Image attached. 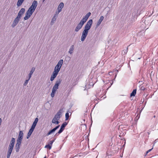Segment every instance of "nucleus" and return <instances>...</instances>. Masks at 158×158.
Masks as SVG:
<instances>
[{"label":"nucleus","instance_id":"37","mask_svg":"<svg viewBox=\"0 0 158 158\" xmlns=\"http://www.w3.org/2000/svg\"><path fill=\"white\" fill-rule=\"evenodd\" d=\"M53 118L55 119L56 120H59L60 119V118H59V117L56 116V115H55L54 117Z\"/></svg>","mask_w":158,"mask_h":158},{"label":"nucleus","instance_id":"14","mask_svg":"<svg viewBox=\"0 0 158 158\" xmlns=\"http://www.w3.org/2000/svg\"><path fill=\"white\" fill-rule=\"evenodd\" d=\"M25 11V9L24 8H22L19 12L17 16L21 18L22 15L24 13Z\"/></svg>","mask_w":158,"mask_h":158},{"label":"nucleus","instance_id":"45","mask_svg":"<svg viewBox=\"0 0 158 158\" xmlns=\"http://www.w3.org/2000/svg\"><path fill=\"white\" fill-rule=\"evenodd\" d=\"M156 140H157V139H156L155 140V141H154L155 143L156 142Z\"/></svg>","mask_w":158,"mask_h":158},{"label":"nucleus","instance_id":"32","mask_svg":"<svg viewBox=\"0 0 158 158\" xmlns=\"http://www.w3.org/2000/svg\"><path fill=\"white\" fill-rule=\"evenodd\" d=\"M65 120H67L69 119V114L68 113V111H67V112L65 114Z\"/></svg>","mask_w":158,"mask_h":158},{"label":"nucleus","instance_id":"3","mask_svg":"<svg viewBox=\"0 0 158 158\" xmlns=\"http://www.w3.org/2000/svg\"><path fill=\"white\" fill-rule=\"evenodd\" d=\"M15 142V138H12L8 148V150L6 155L7 158H10V157L14 147Z\"/></svg>","mask_w":158,"mask_h":158},{"label":"nucleus","instance_id":"20","mask_svg":"<svg viewBox=\"0 0 158 158\" xmlns=\"http://www.w3.org/2000/svg\"><path fill=\"white\" fill-rule=\"evenodd\" d=\"M60 68H61L56 65L55 68L53 72L58 74L60 70Z\"/></svg>","mask_w":158,"mask_h":158},{"label":"nucleus","instance_id":"40","mask_svg":"<svg viewBox=\"0 0 158 158\" xmlns=\"http://www.w3.org/2000/svg\"><path fill=\"white\" fill-rule=\"evenodd\" d=\"M115 71H116V74H115V77H116L117 75V73L118 72V70H115Z\"/></svg>","mask_w":158,"mask_h":158},{"label":"nucleus","instance_id":"4","mask_svg":"<svg viewBox=\"0 0 158 158\" xmlns=\"http://www.w3.org/2000/svg\"><path fill=\"white\" fill-rule=\"evenodd\" d=\"M91 15L90 12H88L81 19L80 22V25H81V27H80V29L82 27L85 23L87 21L89 17Z\"/></svg>","mask_w":158,"mask_h":158},{"label":"nucleus","instance_id":"42","mask_svg":"<svg viewBox=\"0 0 158 158\" xmlns=\"http://www.w3.org/2000/svg\"><path fill=\"white\" fill-rule=\"evenodd\" d=\"M141 89H142H142H143H143H144V87H141Z\"/></svg>","mask_w":158,"mask_h":158},{"label":"nucleus","instance_id":"39","mask_svg":"<svg viewBox=\"0 0 158 158\" xmlns=\"http://www.w3.org/2000/svg\"><path fill=\"white\" fill-rule=\"evenodd\" d=\"M32 75L29 74H28V79H29V80L31 78V76Z\"/></svg>","mask_w":158,"mask_h":158},{"label":"nucleus","instance_id":"24","mask_svg":"<svg viewBox=\"0 0 158 158\" xmlns=\"http://www.w3.org/2000/svg\"><path fill=\"white\" fill-rule=\"evenodd\" d=\"M74 49V45H72L70 47V48H69V53L70 54H72L73 52Z\"/></svg>","mask_w":158,"mask_h":158},{"label":"nucleus","instance_id":"15","mask_svg":"<svg viewBox=\"0 0 158 158\" xmlns=\"http://www.w3.org/2000/svg\"><path fill=\"white\" fill-rule=\"evenodd\" d=\"M21 143V142H19V141L17 142L15 148V150L16 152H19Z\"/></svg>","mask_w":158,"mask_h":158},{"label":"nucleus","instance_id":"25","mask_svg":"<svg viewBox=\"0 0 158 158\" xmlns=\"http://www.w3.org/2000/svg\"><path fill=\"white\" fill-rule=\"evenodd\" d=\"M24 1V0H18L17 3V6H21L22 5Z\"/></svg>","mask_w":158,"mask_h":158},{"label":"nucleus","instance_id":"16","mask_svg":"<svg viewBox=\"0 0 158 158\" xmlns=\"http://www.w3.org/2000/svg\"><path fill=\"white\" fill-rule=\"evenodd\" d=\"M104 18V17L103 16H101L100 17V19L98 21L96 25V27H98L99 26L102 22Z\"/></svg>","mask_w":158,"mask_h":158},{"label":"nucleus","instance_id":"30","mask_svg":"<svg viewBox=\"0 0 158 158\" xmlns=\"http://www.w3.org/2000/svg\"><path fill=\"white\" fill-rule=\"evenodd\" d=\"M56 92V91H55L54 90H52V92L51 94V96L53 98L54 97V96H55V93Z\"/></svg>","mask_w":158,"mask_h":158},{"label":"nucleus","instance_id":"6","mask_svg":"<svg viewBox=\"0 0 158 158\" xmlns=\"http://www.w3.org/2000/svg\"><path fill=\"white\" fill-rule=\"evenodd\" d=\"M67 123L66 122H64L62 124L60 128V130L58 132L56 133L55 135V136H57L59 135V134L61 133L64 129V128L65 127V126L67 125Z\"/></svg>","mask_w":158,"mask_h":158},{"label":"nucleus","instance_id":"13","mask_svg":"<svg viewBox=\"0 0 158 158\" xmlns=\"http://www.w3.org/2000/svg\"><path fill=\"white\" fill-rule=\"evenodd\" d=\"M38 121V118H36L35 119V120L34 121V122L31 126V129L33 130H34Z\"/></svg>","mask_w":158,"mask_h":158},{"label":"nucleus","instance_id":"17","mask_svg":"<svg viewBox=\"0 0 158 158\" xmlns=\"http://www.w3.org/2000/svg\"><path fill=\"white\" fill-rule=\"evenodd\" d=\"M58 74L57 73L53 72L51 77L50 81H53L54 80V79L56 77Z\"/></svg>","mask_w":158,"mask_h":158},{"label":"nucleus","instance_id":"46","mask_svg":"<svg viewBox=\"0 0 158 158\" xmlns=\"http://www.w3.org/2000/svg\"><path fill=\"white\" fill-rule=\"evenodd\" d=\"M44 1H45V0H43V2H44Z\"/></svg>","mask_w":158,"mask_h":158},{"label":"nucleus","instance_id":"27","mask_svg":"<svg viewBox=\"0 0 158 158\" xmlns=\"http://www.w3.org/2000/svg\"><path fill=\"white\" fill-rule=\"evenodd\" d=\"M52 123L55 124H56L57 125L58 124L60 123V122L58 121V120H56L53 118L52 120Z\"/></svg>","mask_w":158,"mask_h":158},{"label":"nucleus","instance_id":"29","mask_svg":"<svg viewBox=\"0 0 158 158\" xmlns=\"http://www.w3.org/2000/svg\"><path fill=\"white\" fill-rule=\"evenodd\" d=\"M35 68L34 67H32L31 69V70L30 71V73L29 74H31V75H32L33 73H34V72L35 71Z\"/></svg>","mask_w":158,"mask_h":158},{"label":"nucleus","instance_id":"7","mask_svg":"<svg viewBox=\"0 0 158 158\" xmlns=\"http://www.w3.org/2000/svg\"><path fill=\"white\" fill-rule=\"evenodd\" d=\"M20 18L17 16L11 25L12 27H15L19 22Z\"/></svg>","mask_w":158,"mask_h":158},{"label":"nucleus","instance_id":"19","mask_svg":"<svg viewBox=\"0 0 158 158\" xmlns=\"http://www.w3.org/2000/svg\"><path fill=\"white\" fill-rule=\"evenodd\" d=\"M64 6V4L63 2H61L58 5L57 8V10L60 11H61L62 9L63 8Z\"/></svg>","mask_w":158,"mask_h":158},{"label":"nucleus","instance_id":"1","mask_svg":"<svg viewBox=\"0 0 158 158\" xmlns=\"http://www.w3.org/2000/svg\"><path fill=\"white\" fill-rule=\"evenodd\" d=\"M37 5L38 2L37 1L34 0L33 1L32 4L26 13L25 16L24 18V20H27L30 17L33 13L34 12Z\"/></svg>","mask_w":158,"mask_h":158},{"label":"nucleus","instance_id":"33","mask_svg":"<svg viewBox=\"0 0 158 158\" xmlns=\"http://www.w3.org/2000/svg\"><path fill=\"white\" fill-rule=\"evenodd\" d=\"M29 80V79H27L25 80L24 83L23 85L24 86H26L28 84V81Z\"/></svg>","mask_w":158,"mask_h":158},{"label":"nucleus","instance_id":"23","mask_svg":"<svg viewBox=\"0 0 158 158\" xmlns=\"http://www.w3.org/2000/svg\"><path fill=\"white\" fill-rule=\"evenodd\" d=\"M57 17L55 16H54L52 18V20L51 22V25H52L55 22L56 20Z\"/></svg>","mask_w":158,"mask_h":158},{"label":"nucleus","instance_id":"9","mask_svg":"<svg viewBox=\"0 0 158 158\" xmlns=\"http://www.w3.org/2000/svg\"><path fill=\"white\" fill-rule=\"evenodd\" d=\"M60 125H59L52 130L50 131L46 134V135L48 136L53 133H54L55 131L57 129H58L59 127H60Z\"/></svg>","mask_w":158,"mask_h":158},{"label":"nucleus","instance_id":"28","mask_svg":"<svg viewBox=\"0 0 158 158\" xmlns=\"http://www.w3.org/2000/svg\"><path fill=\"white\" fill-rule=\"evenodd\" d=\"M136 89H134L133 90L132 92L131 93L130 96L131 97L134 96L136 94Z\"/></svg>","mask_w":158,"mask_h":158},{"label":"nucleus","instance_id":"38","mask_svg":"<svg viewBox=\"0 0 158 158\" xmlns=\"http://www.w3.org/2000/svg\"><path fill=\"white\" fill-rule=\"evenodd\" d=\"M153 148H152V149H150L149 150H148V151L146 152V154H148L149 152H150Z\"/></svg>","mask_w":158,"mask_h":158},{"label":"nucleus","instance_id":"11","mask_svg":"<svg viewBox=\"0 0 158 158\" xmlns=\"http://www.w3.org/2000/svg\"><path fill=\"white\" fill-rule=\"evenodd\" d=\"M38 121V118H36L35 119V120L34 121V122L31 126V129L33 130H34Z\"/></svg>","mask_w":158,"mask_h":158},{"label":"nucleus","instance_id":"44","mask_svg":"<svg viewBox=\"0 0 158 158\" xmlns=\"http://www.w3.org/2000/svg\"><path fill=\"white\" fill-rule=\"evenodd\" d=\"M55 139L53 140H52V141H53V142L54 141Z\"/></svg>","mask_w":158,"mask_h":158},{"label":"nucleus","instance_id":"22","mask_svg":"<svg viewBox=\"0 0 158 158\" xmlns=\"http://www.w3.org/2000/svg\"><path fill=\"white\" fill-rule=\"evenodd\" d=\"M33 131L34 130L30 128V129L29 130L28 132L27 133V139H28L30 137V136L31 135V134L32 133Z\"/></svg>","mask_w":158,"mask_h":158},{"label":"nucleus","instance_id":"34","mask_svg":"<svg viewBox=\"0 0 158 158\" xmlns=\"http://www.w3.org/2000/svg\"><path fill=\"white\" fill-rule=\"evenodd\" d=\"M45 148H48L49 149H50L52 148V146L51 145H50L49 144H48V145H46L45 147Z\"/></svg>","mask_w":158,"mask_h":158},{"label":"nucleus","instance_id":"26","mask_svg":"<svg viewBox=\"0 0 158 158\" xmlns=\"http://www.w3.org/2000/svg\"><path fill=\"white\" fill-rule=\"evenodd\" d=\"M81 131H84L86 130V125L84 124H81Z\"/></svg>","mask_w":158,"mask_h":158},{"label":"nucleus","instance_id":"12","mask_svg":"<svg viewBox=\"0 0 158 158\" xmlns=\"http://www.w3.org/2000/svg\"><path fill=\"white\" fill-rule=\"evenodd\" d=\"M38 121V118H36L35 119V120L34 121V122L31 126V129L33 130H34Z\"/></svg>","mask_w":158,"mask_h":158},{"label":"nucleus","instance_id":"41","mask_svg":"<svg viewBox=\"0 0 158 158\" xmlns=\"http://www.w3.org/2000/svg\"><path fill=\"white\" fill-rule=\"evenodd\" d=\"M53 143V141H51L50 142V144L51 145V146L52 145Z\"/></svg>","mask_w":158,"mask_h":158},{"label":"nucleus","instance_id":"36","mask_svg":"<svg viewBox=\"0 0 158 158\" xmlns=\"http://www.w3.org/2000/svg\"><path fill=\"white\" fill-rule=\"evenodd\" d=\"M75 31L77 32L79 31V24L77 25V27H76L75 29Z\"/></svg>","mask_w":158,"mask_h":158},{"label":"nucleus","instance_id":"8","mask_svg":"<svg viewBox=\"0 0 158 158\" xmlns=\"http://www.w3.org/2000/svg\"><path fill=\"white\" fill-rule=\"evenodd\" d=\"M23 133L22 131H20L19 132L18 137L17 140V141L22 142L23 139Z\"/></svg>","mask_w":158,"mask_h":158},{"label":"nucleus","instance_id":"47","mask_svg":"<svg viewBox=\"0 0 158 158\" xmlns=\"http://www.w3.org/2000/svg\"><path fill=\"white\" fill-rule=\"evenodd\" d=\"M46 158V156H45V157H44V158Z\"/></svg>","mask_w":158,"mask_h":158},{"label":"nucleus","instance_id":"10","mask_svg":"<svg viewBox=\"0 0 158 158\" xmlns=\"http://www.w3.org/2000/svg\"><path fill=\"white\" fill-rule=\"evenodd\" d=\"M38 121V118H36L35 119V120L34 121V122L31 126V129L33 130H34Z\"/></svg>","mask_w":158,"mask_h":158},{"label":"nucleus","instance_id":"2","mask_svg":"<svg viewBox=\"0 0 158 158\" xmlns=\"http://www.w3.org/2000/svg\"><path fill=\"white\" fill-rule=\"evenodd\" d=\"M92 19H90L87 23L85 27V29L83 31L81 38V40L83 41L85 39L88 32L89 30L90 29L93 24Z\"/></svg>","mask_w":158,"mask_h":158},{"label":"nucleus","instance_id":"21","mask_svg":"<svg viewBox=\"0 0 158 158\" xmlns=\"http://www.w3.org/2000/svg\"><path fill=\"white\" fill-rule=\"evenodd\" d=\"M63 60L62 59H61L59 60L57 64V65L58 66L61 68L63 64Z\"/></svg>","mask_w":158,"mask_h":158},{"label":"nucleus","instance_id":"31","mask_svg":"<svg viewBox=\"0 0 158 158\" xmlns=\"http://www.w3.org/2000/svg\"><path fill=\"white\" fill-rule=\"evenodd\" d=\"M128 51V48H127L126 49H124L123 50L122 52V54L123 55L125 54Z\"/></svg>","mask_w":158,"mask_h":158},{"label":"nucleus","instance_id":"18","mask_svg":"<svg viewBox=\"0 0 158 158\" xmlns=\"http://www.w3.org/2000/svg\"><path fill=\"white\" fill-rule=\"evenodd\" d=\"M63 112V109H61L59 111H58L56 114V116H57L60 118L62 116V114Z\"/></svg>","mask_w":158,"mask_h":158},{"label":"nucleus","instance_id":"5","mask_svg":"<svg viewBox=\"0 0 158 158\" xmlns=\"http://www.w3.org/2000/svg\"><path fill=\"white\" fill-rule=\"evenodd\" d=\"M62 81V80L61 79H58L56 81L55 84L53 86L52 90H54L55 91H56V90L58 89V87L59 85L60 84Z\"/></svg>","mask_w":158,"mask_h":158},{"label":"nucleus","instance_id":"43","mask_svg":"<svg viewBox=\"0 0 158 158\" xmlns=\"http://www.w3.org/2000/svg\"><path fill=\"white\" fill-rule=\"evenodd\" d=\"M112 73V72H110L109 73V75H110V73Z\"/></svg>","mask_w":158,"mask_h":158},{"label":"nucleus","instance_id":"35","mask_svg":"<svg viewBox=\"0 0 158 158\" xmlns=\"http://www.w3.org/2000/svg\"><path fill=\"white\" fill-rule=\"evenodd\" d=\"M60 12V11H59L58 10H57V11L56 12L54 16H55L56 17H57L58 14Z\"/></svg>","mask_w":158,"mask_h":158}]
</instances>
